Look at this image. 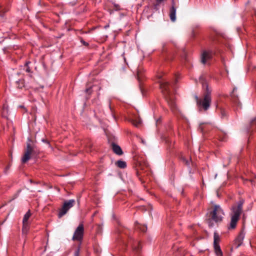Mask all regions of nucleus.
Segmentation results:
<instances>
[{
    "instance_id": "nucleus-1",
    "label": "nucleus",
    "mask_w": 256,
    "mask_h": 256,
    "mask_svg": "<svg viewBox=\"0 0 256 256\" xmlns=\"http://www.w3.org/2000/svg\"><path fill=\"white\" fill-rule=\"evenodd\" d=\"M244 203V200H240L236 204H234L231 208L230 213V222L228 227V229H234L237 222L240 219V216L242 211V206Z\"/></svg>"
},
{
    "instance_id": "nucleus-2",
    "label": "nucleus",
    "mask_w": 256,
    "mask_h": 256,
    "mask_svg": "<svg viewBox=\"0 0 256 256\" xmlns=\"http://www.w3.org/2000/svg\"><path fill=\"white\" fill-rule=\"evenodd\" d=\"M203 87H206V92L204 94V96L202 98H199L198 96H196L195 98L196 100V104L200 110H207L211 104V90H209L207 84H204Z\"/></svg>"
},
{
    "instance_id": "nucleus-3",
    "label": "nucleus",
    "mask_w": 256,
    "mask_h": 256,
    "mask_svg": "<svg viewBox=\"0 0 256 256\" xmlns=\"http://www.w3.org/2000/svg\"><path fill=\"white\" fill-rule=\"evenodd\" d=\"M160 88L164 94L165 96L168 103L172 110H176L175 102L170 96V84L167 82H159Z\"/></svg>"
},
{
    "instance_id": "nucleus-4",
    "label": "nucleus",
    "mask_w": 256,
    "mask_h": 256,
    "mask_svg": "<svg viewBox=\"0 0 256 256\" xmlns=\"http://www.w3.org/2000/svg\"><path fill=\"white\" fill-rule=\"evenodd\" d=\"M224 212L219 205H214L212 209L209 212L208 220L214 221L216 222H220L222 220L224 216Z\"/></svg>"
},
{
    "instance_id": "nucleus-5",
    "label": "nucleus",
    "mask_w": 256,
    "mask_h": 256,
    "mask_svg": "<svg viewBox=\"0 0 256 256\" xmlns=\"http://www.w3.org/2000/svg\"><path fill=\"white\" fill-rule=\"evenodd\" d=\"M38 152L34 146H32L30 142H28L26 144V149L24 154L22 158V162L26 163L30 158V156L36 155Z\"/></svg>"
},
{
    "instance_id": "nucleus-6",
    "label": "nucleus",
    "mask_w": 256,
    "mask_h": 256,
    "mask_svg": "<svg viewBox=\"0 0 256 256\" xmlns=\"http://www.w3.org/2000/svg\"><path fill=\"white\" fill-rule=\"evenodd\" d=\"M75 204V200H68L66 201L62 206V208L60 210L58 214L59 218H62L64 216L68 210L72 208Z\"/></svg>"
},
{
    "instance_id": "nucleus-7",
    "label": "nucleus",
    "mask_w": 256,
    "mask_h": 256,
    "mask_svg": "<svg viewBox=\"0 0 256 256\" xmlns=\"http://www.w3.org/2000/svg\"><path fill=\"white\" fill-rule=\"evenodd\" d=\"M84 234V224H80L77 228L76 229L72 240H76L81 242L83 239Z\"/></svg>"
},
{
    "instance_id": "nucleus-8",
    "label": "nucleus",
    "mask_w": 256,
    "mask_h": 256,
    "mask_svg": "<svg viewBox=\"0 0 256 256\" xmlns=\"http://www.w3.org/2000/svg\"><path fill=\"white\" fill-rule=\"evenodd\" d=\"M212 52L211 50H204L201 55V62L206 64L207 61L212 58Z\"/></svg>"
},
{
    "instance_id": "nucleus-9",
    "label": "nucleus",
    "mask_w": 256,
    "mask_h": 256,
    "mask_svg": "<svg viewBox=\"0 0 256 256\" xmlns=\"http://www.w3.org/2000/svg\"><path fill=\"white\" fill-rule=\"evenodd\" d=\"M176 8L174 5L170 10V16L171 20L173 22H175L176 20Z\"/></svg>"
},
{
    "instance_id": "nucleus-10",
    "label": "nucleus",
    "mask_w": 256,
    "mask_h": 256,
    "mask_svg": "<svg viewBox=\"0 0 256 256\" xmlns=\"http://www.w3.org/2000/svg\"><path fill=\"white\" fill-rule=\"evenodd\" d=\"M244 238V234L243 232H241L236 239V242L238 244V246H240L242 245Z\"/></svg>"
},
{
    "instance_id": "nucleus-11",
    "label": "nucleus",
    "mask_w": 256,
    "mask_h": 256,
    "mask_svg": "<svg viewBox=\"0 0 256 256\" xmlns=\"http://www.w3.org/2000/svg\"><path fill=\"white\" fill-rule=\"evenodd\" d=\"M112 150L114 153L118 155H121L122 154V150L120 146L114 144H112Z\"/></svg>"
},
{
    "instance_id": "nucleus-12",
    "label": "nucleus",
    "mask_w": 256,
    "mask_h": 256,
    "mask_svg": "<svg viewBox=\"0 0 256 256\" xmlns=\"http://www.w3.org/2000/svg\"><path fill=\"white\" fill-rule=\"evenodd\" d=\"M214 251L217 256H222V252L219 244L214 245Z\"/></svg>"
},
{
    "instance_id": "nucleus-13",
    "label": "nucleus",
    "mask_w": 256,
    "mask_h": 256,
    "mask_svg": "<svg viewBox=\"0 0 256 256\" xmlns=\"http://www.w3.org/2000/svg\"><path fill=\"white\" fill-rule=\"evenodd\" d=\"M31 216V213L30 210H29L24 215L22 223H28V220Z\"/></svg>"
},
{
    "instance_id": "nucleus-14",
    "label": "nucleus",
    "mask_w": 256,
    "mask_h": 256,
    "mask_svg": "<svg viewBox=\"0 0 256 256\" xmlns=\"http://www.w3.org/2000/svg\"><path fill=\"white\" fill-rule=\"evenodd\" d=\"M16 86L18 88H22L24 86V80H20L16 82Z\"/></svg>"
},
{
    "instance_id": "nucleus-15",
    "label": "nucleus",
    "mask_w": 256,
    "mask_h": 256,
    "mask_svg": "<svg viewBox=\"0 0 256 256\" xmlns=\"http://www.w3.org/2000/svg\"><path fill=\"white\" fill-rule=\"evenodd\" d=\"M116 164L118 168H125L126 166V162L122 160L117 161Z\"/></svg>"
},
{
    "instance_id": "nucleus-16",
    "label": "nucleus",
    "mask_w": 256,
    "mask_h": 256,
    "mask_svg": "<svg viewBox=\"0 0 256 256\" xmlns=\"http://www.w3.org/2000/svg\"><path fill=\"white\" fill-rule=\"evenodd\" d=\"M214 245L219 244L218 243L220 242V238L218 234L217 233L214 232Z\"/></svg>"
},
{
    "instance_id": "nucleus-17",
    "label": "nucleus",
    "mask_w": 256,
    "mask_h": 256,
    "mask_svg": "<svg viewBox=\"0 0 256 256\" xmlns=\"http://www.w3.org/2000/svg\"><path fill=\"white\" fill-rule=\"evenodd\" d=\"M28 229H29L28 224V223H26V224L23 223V226H22V232L24 234H26L28 230Z\"/></svg>"
},
{
    "instance_id": "nucleus-18",
    "label": "nucleus",
    "mask_w": 256,
    "mask_h": 256,
    "mask_svg": "<svg viewBox=\"0 0 256 256\" xmlns=\"http://www.w3.org/2000/svg\"><path fill=\"white\" fill-rule=\"evenodd\" d=\"M30 63V62H26L24 66V67H26V72H32L30 68L28 66V65Z\"/></svg>"
},
{
    "instance_id": "nucleus-19",
    "label": "nucleus",
    "mask_w": 256,
    "mask_h": 256,
    "mask_svg": "<svg viewBox=\"0 0 256 256\" xmlns=\"http://www.w3.org/2000/svg\"><path fill=\"white\" fill-rule=\"evenodd\" d=\"M250 126L252 128H253V127H254V126L256 127V118H254V119H253L251 120Z\"/></svg>"
},
{
    "instance_id": "nucleus-20",
    "label": "nucleus",
    "mask_w": 256,
    "mask_h": 256,
    "mask_svg": "<svg viewBox=\"0 0 256 256\" xmlns=\"http://www.w3.org/2000/svg\"><path fill=\"white\" fill-rule=\"evenodd\" d=\"M138 228H140V230L142 232H145L146 231V229H147L146 227V226H138Z\"/></svg>"
},
{
    "instance_id": "nucleus-21",
    "label": "nucleus",
    "mask_w": 256,
    "mask_h": 256,
    "mask_svg": "<svg viewBox=\"0 0 256 256\" xmlns=\"http://www.w3.org/2000/svg\"><path fill=\"white\" fill-rule=\"evenodd\" d=\"M74 256H80V248H78L75 252L74 254Z\"/></svg>"
},
{
    "instance_id": "nucleus-22",
    "label": "nucleus",
    "mask_w": 256,
    "mask_h": 256,
    "mask_svg": "<svg viewBox=\"0 0 256 256\" xmlns=\"http://www.w3.org/2000/svg\"><path fill=\"white\" fill-rule=\"evenodd\" d=\"M182 160L183 162H185L186 164V165H189L190 164V162L189 160H186L184 158H182Z\"/></svg>"
},
{
    "instance_id": "nucleus-23",
    "label": "nucleus",
    "mask_w": 256,
    "mask_h": 256,
    "mask_svg": "<svg viewBox=\"0 0 256 256\" xmlns=\"http://www.w3.org/2000/svg\"><path fill=\"white\" fill-rule=\"evenodd\" d=\"M138 248L134 246V249L135 250H136V252H138L141 248L140 244V243L138 244Z\"/></svg>"
},
{
    "instance_id": "nucleus-24",
    "label": "nucleus",
    "mask_w": 256,
    "mask_h": 256,
    "mask_svg": "<svg viewBox=\"0 0 256 256\" xmlns=\"http://www.w3.org/2000/svg\"><path fill=\"white\" fill-rule=\"evenodd\" d=\"M86 92L88 94H90L92 92L91 88H88L86 90Z\"/></svg>"
},
{
    "instance_id": "nucleus-25",
    "label": "nucleus",
    "mask_w": 256,
    "mask_h": 256,
    "mask_svg": "<svg viewBox=\"0 0 256 256\" xmlns=\"http://www.w3.org/2000/svg\"><path fill=\"white\" fill-rule=\"evenodd\" d=\"M137 76L138 79H140L141 77V74L139 70H138L137 71Z\"/></svg>"
},
{
    "instance_id": "nucleus-26",
    "label": "nucleus",
    "mask_w": 256,
    "mask_h": 256,
    "mask_svg": "<svg viewBox=\"0 0 256 256\" xmlns=\"http://www.w3.org/2000/svg\"><path fill=\"white\" fill-rule=\"evenodd\" d=\"M236 90V88H234L233 89V91H232V96L234 98V97H235V94H234V92Z\"/></svg>"
},
{
    "instance_id": "nucleus-27",
    "label": "nucleus",
    "mask_w": 256,
    "mask_h": 256,
    "mask_svg": "<svg viewBox=\"0 0 256 256\" xmlns=\"http://www.w3.org/2000/svg\"><path fill=\"white\" fill-rule=\"evenodd\" d=\"M157 77H158V79H160L162 77V74H157Z\"/></svg>"
},
{
    "instance_id": "nucleus-28",
    "label": "nucleus",
    "mask_w": 256,
    "mask_h": 256,
    "mask_svg": "<svg viewBox=\"0 0 256 256\" xmlns=\"http://www.w3.org/2000/svg\"><path fill=\"white\" fill-rule=\"evenodd\" d=\"M4 12H3V8L0 6V15L2 14V13Z\"/></svg>"
},
{
    "instance_id": "nucleus-29",
    "label": "nucleus",
    "mask_w": 256,
    "mask_h": 256,
    "mask_svg": "<svg viewBox=\"0 0 256 256\" xmlns=\"http://www.w3.org/2000/svg\"><path fill=\"white\" fill-rule=\"evenodd\" d=\"M81 42H82V44H83L84 45H85V46H88V43H87V42H85L84 41V40H82Z\"/></svg>"
},
{
    "instance_id": "nucleus-30",
    "label": "nucleus",
    "mask_w": 256,
    "mask_h": 256,
    "mask_svg": "<svg viewBox=\"0 0 256 256\" xmlns=\"http://www.w3.org/2000/svg\"><path fill=\"white\" fill-rule=\"evenodd\" d=\"M133 124L134 125H135L136 126H138L140 124V122H133Z\"/></svg>"
},
{
    "instance_id": "nucleus-31",
    "label": "nucleus",
    "mask_w": 256,
    "mask_h": 256,
    "mask_svg": "<svg viewBox=\"0 0 256 256\" xmlns=\"http://www.w3.org/2000/svg\"><path fill=\"white\" fill-rule=\"evenodd\" d=\"M178 76H176V82H177V81H178Z\"/></svg>"
},
{
    "instance_id": "nucleus-32",
    "label": "nucleus",
    "mask_w": 256,
    "mask_h": 256,
    "mask_svg": "<svg viewBox=\"0 0 256 256\" xmlns=\"http://www.w3.org/2000/svg\"><path fill=\"white\" fill-rule=\"evenodd\" d=\"M201 128H202V132L203 131V129H202V128L201 126Z\"/></svg>"
},
{
    "instance_id": "nucleus-33",
    "label": "nucleus",
    "mask_w": 256,
    "mask_h": 256,
    "mask_svg": "<svg viewBox=\"0 0 256 256\" xmlns=\"http://www.w3.org/2000/svg\"><path fill=\"white\" fill-rule=\"evenodd\" d=\"M224 112H222V114H223Z\"/></svg>"
},
{
    "instance_id": "nucleus-34",
    "label": "nucleus",
    "mask_w": 256,
    "mask_h": 256,
    "mask_svg": "<svg viewBox=\"0 0 256 256\" xmlns=\"http://www.w3.org/2000/svg\"><path fill=\"white\" fill-rule=\"evenodd\" d=\"M28 142H30V139H28Z\"/></svg>"
}]
</instances>
